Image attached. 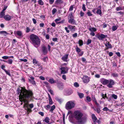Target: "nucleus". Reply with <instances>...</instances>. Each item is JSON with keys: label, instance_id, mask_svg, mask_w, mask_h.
<instances>
[{"label": "nucleus", "instance_id": "f257e3e1", "mask_svg": "<svg viewBox=\"0 0 124 124\" xmlns=\"http://www.w3.org/2000/svg\"><path fill=\"white\" fill-rule=\"evenodd\" d=\"M21 89L18 88L17 90V93L18 94L19 93V100L21 102L23 101L24 104V107L28 108V101L27 99H31L33 97V93L30 90H27L25 87H21Z\"/></svg>", "mask_w": 124, "mask_h": 124}, {"label": "nucleus", "instance_id": "f03ea898", "mask_svg": "<svg viewBox=\"0 0 124 124\" xmlns=\"http://www.w3.org/2000/svg\"><path fill=\"white\" fill-rule=\"evenodd\" d=\"M73 116L77 120L78 123L83 124L86 121V119L82 117L83 114L79 111H74Z\"/></svg>", "mask_w": 124, "mask_h": 124}, {"label": "nucleus", "instance_id": "7ed1b4c3", "mask_svg": "<svg viewBox=\"0 0 124 124\" xmlns=\"http://www.w3.org/2000/svg\"><path fill=\"white\" fill-rule=\"evenodd\" d=\"M30 38L31 43L35 47L36 45H38L40 44V40L37 36L32 34L30 35Z\"/></svg>", "mask_w": 124, "mask_h": 124}, {"label": "nucleus", "instance_id": "20e7f679", "mask_svg": "<svg viewBox=\"0 0 124 124\" xmlns=\"http://www.w3.org/2000/svg\"><path fill=\"white\" fill-rule=\"evenodd\" d=\"M75 105V103L71 101H70L68 102L66 104L65 107L67 110L71 109L74 108Z\"/></svg>", "mask_w": 124, "mask_h": 124}, {"label": "nucleus", "instance_id": "39448f33", "mask_svg": "<svg viewBox=\"0 0 124 124\" xmlns=\"http://www.w3.org/2000/svg\"><path fill=\"white\" fill-rule=\"evenodd\" d=\"M115 84V82L112 79H109L108 80L107 86L109 88H111Z\"/></svg>", "mask_w": 124, "mask_h": 124}, {"label": "nucleus", "instance_id": "423d86ee", "mask_svg": "<svg viewBox=\"0 0 124 124\" xmlns=\"http://www.w3.org/2000/svg\"><path fill=\"white\" fill-rule=\"evenodd\" d=\"M73 92L72 89H70L65 90L63 92V93L65 95L68 96L72 93Z\"/></svg>", "mask_w": 124, "mask_h": 124}, {"label": "nucleus", "instance_id": "0eeeda50", "mask_svg": "<svg viewBox=\"0 0 124 124\" xmlns=\"http://www.w3.org/2000/svg\"><path fill=\"white\" fill-rule=\"evenodd\" d=\"M60 68H59L61 70V73L62 74H64L68 72V69L67 67H63L60 66Z\"/></svg>", "mask_w": 124, "mask_h": 124}, {"label": "nucleus", "instance_id": "6e6552de", "mask_svg": "<svg viewBox=\"0 0 124 124\" xmlns=\"http://www.w3.org/2000/svg\"><path fill=\"white\" fill-rule=\"evenodd\" d=\"M82 79L84 83H87L90 81L89 78L87 76H84L82 78Z\"/></svg>", "mask_w": 124, "mask_h": 124}, {"label": "nucleus", "instance_id": "1a4fd4ad", "mask_svg": "<svg viewBox=\"0 0 124 124\" xmlns=\"http://www.w3.org/2000/svg\"><path fill=\"white\" fill-rule=\"evenodd\" d=\"M29 78H28L30 82L33 85H35L36 84L35 81L34 80V78L31 76H29Z\"/></svg>", "mask_w": 124, "mask_h": 124}, {"label": "nucleus", "instance_id": "9d476101", "mask_svg": "<svg viewBox=\"0 0 124 124\" xmlns=\"http://www.w3.org/2000/svg\"><path fill=\"white\" fill-rule=\"evenodd\" d=\"M100 81L101 83L103 84L106 85L108 84V80L106 79L103 78H102L100 79Z\"/></svg>", "mask_w": 124, "mask_h": 124}, {"label": "nucleus", "instance_id": "9b49d317", "mask_svg": "<svg viewBox=\"0 0 124 124\" xmlns=\"http://www.w3.org/2000/svg\"><path fill=\"white\" fill-rule=\"evenodd\" d=\"M15 35L18 36V38H20L23 37L22 32L21 31H17Z\"/></svg>", "mask_w": 124, "mask_h": 124}, {"label": "nucleus", "instance_id": "f8f14e48", "mask_svg": "<svg viewBox=\"0 0 124 124\" xmlns=\"http://www.w3.org/2000/svg\"><path fill=\"white\" fill-rule=\"evenodd\" d=\"M68 54H66L64 55L62 58V59L65 62H67L68 61L67 59L68 58Z\"/></svg>", "mask_w": 124, "mask_h": 124}, {"label": "nucleus", "instance_id": "ddd939ff", "mask_svg": "<svg viewBox=\"0 0 124 124\" xmlns=\"http://www.w3.org/2000/svg\"><path fill=\"white\" fill-rule=\"evenodd\" d=\"M107 36L106 35H105L103 34H101L98 35V38L100 40H102Z\"/></svg>", "mask_w": 124, "mask_h": 124}, {"label": "nucleus", "instance_id": "4468645a", "mask_svg": "<svg viewBox=\"0 0 124 124\" xmlns=\"http://www.w3.org/2000/svg\"><path fill=\"white\" fill-rule=\"evenodd\" d=\"M11 17L8 15H6L4 17V19L6 20L9 21L11 19Z\"/></svg>", "mask_w": 124, "mask_h": 124}, {"label": "nucleus", "instance_id": "2eb2a0df", "mask_svg": "<svg viewBox=\"0 0 124 124\" xmlns=\"http://www.w3.org/2000/svg\"><path fill=\"white\" fill-rule=\"evenodd\" d=\"M68 27L71 31H75V27L74 26H72V25H69L68 26Z\"/></svg>", "mask_w": 124, "mask_h": 124}, {"label": "nucleus", "instance_id": "dca6fc26", "mask_svg": "<svg viewBox=\"0 0 124 124\" xmlns=\"http://www.w3.org/2000/svg\"><path fill=\"white\" fill-rule=\"evenodd\" d=\"M68 22L72 24H74L76 23L75 21L73 18H71L69 20Z\"/></svg>", "mask_w": 124, "mask_h": 124}, {"label": "nucleus", "instance_id": "f3484780", "mask_svg": "<svg viewBox=\"0 0 124 124\" xmlns=\"http://www.w3.org/2000/svg\"><path fill=\"white\" fill-rule=\"evenodd\" d=\"M42 51L43 53L45 54H46L47 53V50L45 46H43L42 47Z\"/></svg>", "mask_w": 124, "mask_h": 124}, {"label": "nucleus", "instance_id": "a211bd4d", "mask_svg": "<svg viewBox=\"0 0 124 124\" xmlns=\"http://www.w3.org/2000/svg\"><path fill=\"white\" fill-rule=\"evenodd\" d=\"M58 87L60 89H61L63 87V84L61 82H59L57 84Z\"/></svg>", "mask_w": 124, "mask_h": 124}, {"label": "nucleus", "instance_id": "6ab92c4d", "mask_svg": "<svg viewBox=\"0 0 124 124\" xmlns=\"http://www.w3.org/2000/svg\"><path fill=\"white\" fill-rule=\"evenodd\" d=\"M92 117L93 122L95 123L96 122L97 120V118L95 116V115L94 114H92Z\"/></svg>", "mask_w": 124, "mask_h": 124}, {"label": "nucleus", "instance_id": "aec40b11", "mask_svg": "<svg viewBox=\"0 0 124 124\" xmlns=\"http://www.w3.org/2000/svg\"><path fill=\"white\" fill-rule=\"evenodd\" d=\"M105 46L108 48H112V46L111 44H110L108 42L106 43L105 44Z\"/></svg>", "mask_w": 124, "mask_h": 124}, {"label": "nucleus", "instance_id": "412c9836", "mask_svg": "<svg viewBox=\"0 0 124 124\" xmlns=\"http://www.w3.org/2000/svg\"><path fill=\"white\" fill-rule=\"evenodd\" d=\"M3 61L5 62H7L8 64H12L13 62V60L11 59H9L7 61H6L5 60H4Z\"/></svg>", "mask_w": 124, "mask_h": 124}, {"label": "nucleus", "instance_id": "4be33fe9", "mask_svg": "<svg viewBox=\"0 0 124 124\" xmlns=\"http://www.w3.org/2000/svg\"><path fill=\"white\" fill-rule=\"evenodd\" d=\"M48 81L51 84H53L55 83V81L53 78L50 79Z\"/></svg>", "mask_w": 124, "mask_h": 124}, {"label": "nucleus", "instance_id": "5701e85b", "mask_svg": "<svg viewBox=\"0 0 124 124\" xmlns=\"http://www.w3.org/2000/svg\"><path fill=\"white\" fill-rule=\"evenodd\" d=\"M63 1L62 0H56L55 1L56 4H60L63 3Z\"/></svg>", "mask_w": 124, "mask_h": 124}, {"label": "nucleus", "instance_id": "b1692460", "mask_svg": "<svg viewBox=\"0 0 124 124\" xmlns=\"http://www.w3.org/2000/svg\"><path fill=\"white\" fill-rule=\"evenodd\" d=\"M89 30L90 31L92 32H94L96 31V29L94 27H92L91 28H90L89 29Z\"/></svg>", "mask_w": 124, "mask_h": 124}, {"label": "nucleus", "instance_id": "393cba45", "mask_svg": "<svg viewBox=\"0 0 124 124\" xmlns=\"http://www.w3.org/2000/svg\"><path fill=\"white\" fill-rule=\"evenodd\" d=\"M78 94L80 98H82L84 96V94L83 93H80L78 92Z\"/></svg>", "mask_w": 124, "mask_h": 124}, {"label": "nucleus", "instance_id": "a878e982", "mask_svg": "<svg viewBox=\"0 0 124 124\" xmlns=\"http://www.w3.org/2000/svg\"><path fill=\"white\" fill-rule=\"evenodd\" d=\"M76 52L78 53H79V52H81V49L79 48H78L77 46H76Z\"/></svg>", "mask_w": 124, "mask_h": 124}, {"label": "nucleus", "instance_id": "bb28decb", "mask_svg": "<svg viewBox=\"0 0 124 124\" xmlns=\"http://www.w3.org/2000/svg\"><path fill=\"white\" fill-rule=\"evenodd\" d=\"M55 108V106L54 105L52 106L51 108V109L50 110V111L51 112H53V111Z\"/></svg>", "mask_w": 124, "mask_h": 124}, {"label": "nucleus", "instance_id": "cd10ccee", "mask_svg": "<svg viewBox=\"0 0 124 124\" xmlns=\"http://www.w3.org/2000/svg\"><path fill=\"white\" fill-rule=\"evenodd\" d=\"M111 75L114 78L117 77L118 76V74L116 73H112Z\"/></svg>", "mask_w": 124, "mask_h": 124}, {"label": "nucleus", "instance_id": "c85d7f7f", "mask_svg": "<svg viewBox=\"0 0 124 124\" xmlns=\"http://www.w3.org/2000/svg\"><path fill=\"white\" fill-rule=\"evenodd\" d=\"M78 43L79 44V46H81L83 44V42L82 40H79L78 41Z\"/></svg>", "mask_w": 124, "mask_h": 124}, {"label": "nucleus", "instance_id": "c756f323", "mask_svg": "<svg viewBox=\"0 0 124 124\" xmlns=\"http://www.w3.org/2000/svg\"><path fill=\"white\" fill-rule=\"evenodd\" d=\"M0 34H6V35L10 34H9V33H7L6 31H0Z\"/></svg>", "mask_w": 124, "mask_h": 124}, {"label": "nucleus", "instance_id": "7c9ffc66", "mask_svg": "<svg viewBox=\"0 0 124 124\" xmlns=\"http://www.w3.org/2000/svg\"><path fill=\"white\" fill-rule=\"evenodd\" d=\"M38 3L39 4L41 5H43L44 4L42 0H39Z\"/></svg>", "mask_w": 124, "mask_h": 124}, {"label": "nucleus", "instance_id": "2f4dec72", "mask_svg": "<svg viewBox=\"0 0 124 124\" xmlns=\"http://www.w3.org/2000/svg\"><path fill=\"white\" fill-rule=\"evenodd\" d=\"M61 20V18H58L56 19L55 20V22L57 24H59V22Z\"/></svg>", "mask_w": 124, "mask_h": 124}, {"label": "nucleus", "instance_id": "473e14b6", "mask_svg": "<svg viewBox=\"0 0 124 124\" xmlns=\"http://www.w3.org/2000/svg\"><path fill=\"white\" fill-rule=\"evenodd\" d=\"M26 29L25 32L26 33L29 32L31 30V29L28 27H26Z\"/></svg>", "mask_w": 124, "mask_h": 124}, {"label": "nucleus", "instance_id": "72a5a7b5", "mask_svg": "<svg viewBox=\"0 0 124 124\" xmlns=\"http://www.w3.org/2000/svg\"><path fill=\"white\" fill-rule=\"evenodd\" d=\"M86 100L87 102H90L91 101V98L90 97L87 96L86 97Z\"/></svg>", "mask_w": 124, "mask_h": 124}, {"label": "nucleus", "instance_id": "f704fd0d", "mask_svg": "<svg viewBox=\"0 0 124 124\" xmlns=\"http://www.w3.org/2000/svg\"><path fill=\"white\" fill-rule=\"evenodd\" d=\"M4 12L2 11L0 14V18H2L4 16Z\"/></svg>", "mask_w": 124, "mask_h": 124}, {"label": "nucleus", "instance_id": "c9c22d12", "mask_svg": "<svg viewBox=\"0 0 124 124\" xmlns=\"http://www.w3.org/2000/svg\"><path fill=\"white\" fill-rule=\"evenodd\" d=\"M4 71L5 72L6 74L8 75L9 76H11V75L10 73V71L9 70L7 71L6 70V69H4Z\"/></svg>", "mask_w": 124, "mask_h": 124}, {"label": "nucleus", "instance_id": "e433bc0d", "mask_svg": "<svg viewBox=\"0 0 124 124\" xmlns=\"http://www.w3.org/2000/svg\"><path fill=\"white\" fill-rule=\"evenodd\" d=\"M87 14L89 16H91L92 15V14L91 13L90 10H88L87 13Z\"/></svg>", "mask_w": 124, "mask_h": 124}, {"label": "nucleus", "instance_id": "4c0bfd02", "mask_svg": "<svg viewBox=\"0 0 124 124\" xmlns=\"http://www.w3.org/2000/svg\"><path fill=\"white\" fill-rule=\"evenodd\" d=\"M92 99L93 101L94 102L97 101L96 100L94 96H92Z\"/></svg>", "mask_w": 124, "mask_h": 124}, {"label": "nucleus", "instance_id": "58836bf2", "mask_svg": "<svg viewBox=\"0 0 124 124\" xmlns=\"http://www.w3.org/2000/svg\"><path fill=\"white\" fill-rule=\"evenodd\" d=\"M92 42V40L91 39H88L87 40V41L86 42V44L87 45H89V44H90Z\"/></svg>", "mask_w": 124, "mask_h": 124}, {"label": "nucleus", "instance_id": "ea45409f", "mask_svg": "<svg viewBox=\"0 0 124 124\" xmlns=\"http://www.w3.org/2000/svg\"><path fill=\"white\" fill-rule=\"evenodd\" d=\"M74 85L75 87H78L79 86V84L77 82H75L74 84Z\"/></svg>", "mask_w": 124, "mask_h": 124}, {"label": "nucleus", "instance_id": "a19ab883", "mask_svg": "<svg viewBox=\"0 0 124 124\" xmlns=\"http://www.w3.org/2000/svg\"><path fill=\"white\" fill-rule=\"evenodd\" d=\"M56 11L57 10L56 8H53L52 11V14L53 15L54 14L56 13Z\"/></svg>", "mask_w": 124, "mask_h": 124}, {"label": "nucleus", "instance_id": "79ce46f5", "mask_svg": "<svg viewBox=\"0 0 124 124\" xmlns=\"http://www.w3.org/2000/svg\"><path fill=\"white\" fill-rule=\"evenodd\" d=\"M49 119L47 117L45 119V121L46 123H48L49 122Z\"/></svg>", "mask_w": 124, "mask_h": 124}, {"label": "nucleus", "instance_id": "37998d69", "mask_svg": "<svg viewBox=\"0 0 124 124\" xmlns=\"http://www.w3.org/2000/svg\"><path fill=\"white\" fill-rule=\"evenodd\" d=\"M56 100L57 101L59 102L60 103H61L62 101V100L61 99H59L58 98H56Z\"/></svg>", "mask_w": 124, "mask_h": 124}, {"label": "nucleus", "instance_id": "c03bdc74", "mask_svg": "<svg viewBox=\"0 0 124 124\" xmlns=\"http://www.w3.org/2000/svg\"><path fill=\"white\" fill-rule=\"evenodd\" d=\"M112 97L114 99H116L117 98V96L114 94H113L112 95Z\"/></svg>", "mask_w": 124, "mask_h": 124}, {"label": "nucleus", "instance_id": "a18cd8bd", "mask_svg": "<svg viewBox=\"0 0 124 124\" xmlns=\"http://www.w3.org/2000/svg\"><path fill=\"white\" fill-rule=\"evenodd\" d=\"M97 14L101 15V10L100 9H98L97 12Z\"/></svg>", "mask_w": 124, "mask_h": 124}, {"label": "nucleus", "instance_id": "49530a36", "mask_svg": "<svg viewBox=\"0 0 124 124\" xmlns=\"http://www.w3.org/2000/svg\"><path fill=\"white\" fill-rule=\"evenodd\" d=\"M117 29V27L115 26H113L112 27V29L113 31H115Z\"/></svg>", "mask_w": 124, "mask_h": 124}, {"label": "nucleus", "instance_id": "de8ad7c7", "mask_svg": "<svg viewBox=\"0 0 124 124\" xmlns=\"http://www.w3.org/2000/svg\"><path fill=\"white\" fill-rule=\"evenodd\" d=\"M49 104L50 105H52L53 104V101L52 100L51 98L49 99Z\"/></svg>", "mask_w": 124, "mask_h": 124}, {"label": "nucleus", "instance_id": "09e8293b", "mask_svg": "<svg viewBox=\"0 0 124 124\" xmlns=\"http://www.w3.org/2000/svg\"><path fill=\"white\" fill-rule=\"evenodd\" d=\"M82 9L84 11H85L86 10L85 5L84 4H83V5Z\"/></svg>", "mask_w": 124, "mask_h": 124}, {"label": "nucleus", "instance_id": "8fccbe9b", "mask_svg": "<svg viewBox=\"0 0 124 124\" xmlns=\"http://www.w3.org/2000/svg\"><path fill=\"white\" fill-rule=\"evenodd\" d=\"M2 58L4 59H7L9 58V56H4L2 57Z\"/></svg>", "mask_w": 124, "mask_h": 124}, {"label": "nucleus", "instance_id": "3c124183", "mask_svg": "<svg viewBox=\"0 0 124 124\" xmlns=\"http://www.w3.org/2000/svg\"><path fill=\"white\" fill-rule=\"evenodd\" d=\"M19 60L21 61L24 62H26L27 61V60L26 59H19Z\"/></svg>", "mask_w": 124, "mask_h": 124}, {"label": "nucleus", "instance_id": "603ef678", "mask_svg": "<svg viewBox=\"0 0 124 124\" xmlns=\"http://www.w3.org/2000/svg\"><path fill=\"white\" fill-rule=\"evenodd\" d=\"M103 110L104 111H107L109 110V109L107 107H105L103 108Z\"/></svg>", "mask_w": 124, "mask_h": 124}, {"label": "nucleus", "instance_id": "864d4df0", "mask_svg": "<svg viewBox=\"0 0 124 124\" xmlns=\"http://www.w3.org/2000/svg\"><path fill=\"white\" fill-rule=\"evenodd\" d=\"M122 9V8L121 7H117L116 8V10L117 11H118L121 10Z\"/></svg>", "mask_w": 124, "mask_h": 124}, {"label": "nucleus", "instance_id": "5fc2aeb1", "mask_svg": "<svg viewBox=\"0 0 124 124\" xmlns=\"http://www.w3.org/2000/svg\"><path fill=\"white\" fill-rule=\"evenodd\" d=\"M27 110L28 114H29V112H31L32 111L31 109L28 108H27Z\"/></svg>", "mask_w": 124, "mask_h": 124}, {"label": "nucleus", "instance_id": "6e6d98bb", "mask_svg": "<svg viewBox=\"0 0 124 124\" xmlns=\"http://www.w3.org/2000/svg\"><path fill=\"white\" fill-rule=\"evenodd\" d=\"M37 61L35 59H33V60L32 62L33 64H36L37 62Z\"/></svg>", "mask_w": 124, "mask_h": 124}, {"label": "nucleus", "instance_id": "4d7b16f0", "mask_svg": "<svg viewBox=\"0 0 124 124\" xmlns=\"http://www.w3.org/2000/svg\"><path fill=\"white\" fill-rule=\"evenodd\" d=\"M73 5H71L70 7L69 10L70 11H72L73 10Z\"/></svg>", "mask_w": 124, "mask_h": 124}, {"label": "nucleus", "instance_id": "13d9d810", "mask_svg": "<svg viewBox=\"0 0 124 124\" xmlns=\"http://www.w3.org/2000/svg\"><path fill=\"white\" fill-rule=\"evenodd\" d=\"M47 57H45L44 58L42 59L43 61L44 62H46V61H47Z\"/></svg>", "mask_w": 124, "mask_h": 124}, {"label": "nucleus", "instance_id": "bf43d9fd", "mask_svg": "<svg viewBox=\"0 0 124 124\" xmlns=\"http://www.w3.org/2000/svg\"><path fill=\"white\" fill-rule=\"evenodd\" d=\"M54 1V0H49V3L50 4H53Z\"/></svg>", "mask_w": 124, "mask_h": 124}, {"label": "nucleus", "instance_id": "052dcab7", "mask_svg": "<svg viewBox=\"0 0 124 124\" xmlns=\"http://www.w3.org/2000/svg\"><path fill=\"white\" fill-rule=\"evenodd\" d=\"M84 14L82 11H81L80 13V14L81 17H82L83 16Z\"/></svg>", "mask_w": 124, "mask_h": 124}, {"label": "nucleus", "instance_id": "680f3d73", "mask_svg": "<svg viewBox=\"0 0 124 124\" xmlns=\"http://www.w3.org/2000/svg\"><path fill=\"white\" fill-rule=\"evenodd\" d=\"M65 29L67 33H69V32L70 31L69 30H68V28L67 27H65Z\"/></svg>", "mask_w": 124, "mask_h": 124}, {"label": "nucleus", "instance_id": "e2e57ef3", "mask_svg": "<svg viewBox=\"0 0 124 124\" xmlns=\"http://www.w3.org/2000/svg\"><path fill=\"white\" fill-rule=\"evenodd\" d=\"M78 34L77 33H75L72 35V36L73 37H75L77 36Z\"/></svg>", "mask_w": 124, "mask_h": 124}, {"label": "nucleus", "instance_id": "0e129e2a", "mask_svg": "<svg viewBox=\"0 0 124 124\" xmlns=\"http://www.w3.org/2000/svg\"><path fill=\"white\" fill-rule=\"evenodd\" d=\"M29 106L31 108H32L33 107L34 105L33 104H31L29 105Z\"/></svg>", "mask_w": 124, "mask_h": 124}, {"label": "nucleus", "instance_id": "69168bd1", "mask_svg": "<svg viewBox=\"0 0 124 124\" xmlns=\"http://www.w3.org/2000/svg\"><path fill=\"white\" fill-rule=\"evenodd\" d=\"M96 110L97 112L98 113H100L101 111L100 108H96Z\"/></svg>", "mask_w": 124, "mask_h": 124}, {"label": "nucleus", "instance_id": "338daca9", "mask_svg": "<svg viewBox=\"0 0 124 124\" xmlns=\"http://www.w3.org/2000/svg\"><path fill=\"white\" fill-rule=\"evenodd\" d=\"M62 78L64 79V80H65L66 79V76L64 75H63L62 76Z\"/></svg>", "mask_w": 124, "mask_h": 124}, {"label": "nucleus", "instance_id": "774afa93", "mask_svg": "<svg viewBox=\"0 0 124 124\" xmlns=\"http://www.w3.org/2000/svg\"><path fill=\"white\" fill-rule=\"evenodd\" d=\"M69 17L70 19L72 18L73 17V15L72 13H71L69 14Z\"/></svg>", "mask_w": 124, "mask_h": 124}]
</instances>
